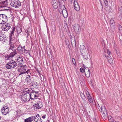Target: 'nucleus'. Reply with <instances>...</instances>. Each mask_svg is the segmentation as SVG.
Listing matches in <instances>:
<instances>
[{"label": "nucleus", "instance_id": "obj_57", "mask_svg": "<svg viewBox=\"0 0 122 122\" xmlns=\"http://www.w3.org/2000/svg\"><path fill=\"white\" fill-rule=\"evenodd\" d=\"M36 71H37L38 72V73L40 74V75L41 74V73L40 72V71L38 69H36Z\"/></svg>", "mask_w": 122, "mask_h": 122}, {"label": "nucleus", "instance_id": "obj_52", "mask_svg": "<svg viewBox=\"0 0 122 122\" xmlns=\"http://www.w3.org/2000/svg\"><path fill=\"white\" fill-rule=\"evenodd\" d=\"M118 27H119V30H120H120H122V27L121 25H118Z\"/></svg>", "mask_w": 122, "mask_h": 122}, {"label": "nucleus", "instance_id": "obj_19", "mask_svg": "<svg viewBox=\"0 0 122 122\" xmlns=\"http://www.w3.org/2000/svg\"><path fill=\"white\" fill-rule=\"evenodd\" d=\"M16 60L18 61L19 63L21 64H23V60L22 57L21 56L17 57Z\"/></svg>", "mask_w": 122, "mask_h": 122}, {"label": "nucleus", "instance_id": "obj_21", "mask_svg": "<svg viewBox=\"0 0 122 122\" xmlns=\"http://www.w3.org/2000/svg\"><path fill=\"white\" fill-rule=\"evenodd\" d=\"M38 117L36 116H35L34 117L33 116V120L35 122H42L41 117Z\"/></svg>", "mask_w": 122, "mask_h": 122}, {"label": "nucleus", "instance_id": "obj_11", "mask_svg": "<svg viewBox=\"0 0 122 122\" xmlns=\"http://www.w3.org/2000/svg\"><path fill=\"white\" fill-rule=\"evenodd\" d=\"M74 29L76 33H78L80 30V28L78 24H75L74 25Z\"/></svg>", "mask_w": 122, "mask_h": 122}, {"label": "nucleus", "instance_id": "obj_39", "mask_svg": "<svg viewBox=\"0 0 122 122\" xmlns=\"http://www.w3.org/2000/svg\"><path fill=\"white\" fill-rule=\"evenodd\" d=\"M84 68V72H86L87 71L88 72V71H90L89 69L88 68H87L85 66Z\"/></svg>", "mask_w": 122, "mask_h": 122}, {"label": "nucleus", "instance_id": "obj_16", "mask_svg": "<svg viewBox=\"0 0 122 122\" xmlns=\"http://www.w3.org/2000/svg\"><path fill=\"white\" fill-rule=\"evenodd\" d=\"M30 86H33V89H37L38 88L39 85L38 83L36 82H33L30 84Z\"/></svg>", "mask_w": 122, "mask_h": 122}, {"label": "nucleus", "instance_id": "obj_7", "mask_svg": "<svg viewBox=\"0 0 122 122\" xmlns=\"http://www.w3.org/2000/svg\"><path fill=\"white\" fill-rule=\"evenodd\" d=\"M110 30L112 32H114L115 30V23L114 21L112 20H110Z\"/></svg>", "mask_w": 122, "mask_h": 122}, {"label": "nucleus", "instance_id": "obj_5", "mask_svg": "<svg viewBox=\"0 0 122 122\" xmlns=\"http://www.w3.org/2000/svg\"><path fill=\"white\" fill-rule=\"evenodd\" d=\"M12 6L18 8L21 5V3L19 0H12L10 3Z\"/></svg>", "mask_w": 122, "mask_h": 122}, {"label": "nucleus", "instance_id": "obj_24", "mask_svg": "<svg viewBox=\"0 0 122 122\" xmlns=\"http://www.w3.org/2000/svg\"><path fill=\"white\" fill-rule=\"evenodd\" d=\"M22 98H21V100L23 102H27V100L26 99V96L25 95V94H22Z\"/></svg>", "mask_w": 122, "mask_h": 122}, {"label": "nucleus", "instance_id": "obj_49", "mask_svg": "<svg viewBox=\"0 0 122 122\" xmlns=\"http://www.w3.org/2000/svg\"><path fill=\"white\" fill-rule=\"evenodd\" d=\"M89 102L91 103H92L93 102V101L92 98V97L88 99Z\"/></svg>", "mask_w": 122, "mask_h": 122}, {"label": "nucleus", "instance_id": "obj_6", "mask_svg": "<svg viewBox=\"0 0 122 122\" xmlns=\"http://www.w3.org/2000/svg\"><path fill=\"white\" fill-rule=\"evenodd\" d=\"M12 48H11V50L12 52H11L9 55V56L10 57H12L17 53V51L16 49H14V44H12Z\"/></svg>", "mask_w": 122, "mask_h": 122}, {"label": "nucleus", "instance_id": "obj_23", "mask_svg": "<svg viewBox=\"0 0 122 122\" xmlns=\"http://www.w3.org/2000/svg\"><path fill=\"white\" fill-rule=\"evenodd\" d=\"M17 32L18 33H20L22 31V28L19 26H17L16 29Z\"/></svg>", "mask_w": 122, "mask_h": 122}, {"label": "nucleus", "instance_id": "obj_50", "mask_svg": "<svg viewBox=\"0 0 122 122\" xmlns=\"http://www.w3.org/2000/svg\"><path fill=\"white\" fill-rule=\"evenodd\" d=\"M103 112V113H102L103 114V116H107V112Z\"/></svg>", "mask_w": 122, "mask_h": 122}, {"label": "nucleus", "instance_id": "obj_17", "mask_svg": "<svg viewBox=\"0 0 122 122\" xmlns=\"http://www.w3.org/2000/svg\"><path fill=\"white\" fill-rule=\"evenodd\" d=\"M80 50L81 53L86 51L85 46L83 45H81L80 46Z\"/></svg>", "mask_w": 122, "mask_h": 122}, {"label": "nucleus", "instance_id": "obj_54", "mask_svg": "<svg viewBox=\"0 0 122 122\" xmlns=\"http://www.w3.org/2000/svg\"><path fill=\"white\" fill-rule=\"evenodd\" d=\"M23 48L24 49V50L25 52V53L28 52H27V50L25 49L24 46V47H23Z\"/></svg>", "mask_w": 122, "mask_h": 122}, {"label": "nucleus", "instance_id": "obj_56", "mask_svg": "<svg viewBox=\"0 0 122 122\" xmlns=\"http://www.w3.org/2000/svg\"><path fill=\"white\" fill-rule=\"evenodd\" d=\"M87 97L88 99L91 97V96L90 95H89L88 96H87Z\"/></svg>", "mask_w": 122, "mask_h": 122}, {"label": "nucleus", "instance_id": "obj_30", "mask_svg": "<svg viewBox=\"0 0 122 122\" xmlns=\"http://www.w3.org/2000/svg\"><path fill=\"white\" fill-rule=\"evenodd\" d=\"M85 74L86 77H89L90 75V71L88 72L87 71L86 72H85Z\"/></svg>", "mask_w": 122, "mask_h": 122}, {"label": "nucleus", "instance_id": "obj_42", "mask_svg": "<svg viewBox=\"0 0 122 122\" xmlns=\"http://www.w3.org/2000/svg\"><path fill=\"white\" fill-rule=\"evenodd\" d=\"M80 71L82 72H84V69L83 68L81 67L80 68Z\"/></svg>", "mask_w": 122, "mask_h": 122}, {"label": "nucleus", "instance_id": "obj_9", "mask_svg": "<svg viewBox=\"0 0 122 122\" xmlns=\"http://www.w3.org/2000/svg\"><path fill=\"white\" fill-rule=\"evenodd\" d=\"M74 9L76 11H79L80 10V7L76 0H74Z\"/></svg>", "mask_w": 122, "mask_h": 122}, {"label": "nucleus", "instance_id": "obj_31", "mask_svg": "<svg viewBox=\"0 0 122 122\" xmlns=\"http://www.w3.org/2000/svg\"><path fill=\"white\" fill-rule=\"evenodd\" d=\"M23 92H26L25 93H29L30 92V91L29 89L26 88L24 90Z\"/></svg>", "mask_w": 122, "mask_h": 122}, {"label": "nucleus", "instance_id": "obj_63", "mask_svg": "<svg viewBox=\"0 0 122 122\" xmlns=\"http://www.w3.org/2000/svg\"><path fill=\"white\" fill-rule=\"evenodd\" d=\"M30 53H29V55H30V56H31V55H30Z\"/></svg>", "mask_w": 122, "mask_h": 122}, {"label": "nucleus", "instance_id": "obj_58", "mask_svg": "<svg viewBox=\"0 0 122 122\" xmlns=\"http://www.w3.org/2000/svg\"><path fill=\"white\" fill-rule=\"evenodd\" d=\"M9 57H10L9 56V55H8V57H5V58H7L6 59V60H9Z\"/></svg>", "mask_w": 122, "mask_h": 122}, {"label": "nucleus", "instance_id": "obj_37", "mask_svg": "<svg viewBox=\"0 0 122 122\" xmlns=\"http://www.w3.org/2000/svg\"><path fill=\"white\" fill-rule=\"evenodd\" d=\"M71 42L72 41H75V39L74 36L73 35H72L71 36Z\"/></svg>", "mask_w": 122, "mask_h": 122}, {"label": "nucleus", "instance_id": "obj_18", "mask_svg": "<svg viewBox=\"0 0 122 122\" xmlns=\"http://www.w3.org/2000/svg\"><path fill=\"white\" fill-rule=\"evenodd\" d=\"M8 5L7 1H3L1 3H0V8H3L6 7Z\"/></svg>", "mask_w": 122, "mask_h": 122}, {"label": "nucleus", "instance_id": "obj_48", "mask_svg": "<svg viewBox=\"0 0 122 122\" xmlns=\"http://www.w3.org/2000/svg\"><path fill=\"white\" fill-rule=\"evenodd\" d=\"M107 54L108 55H106V56H108V55H110V51H109V50L107 49Z\"/></svg>", "mask_w": 122, "mask_h": 122}, {"label": "nucleus", "instance_id": "obj_4", "mask_svg": "<svg viewBox=\"0 0 122 122\" xmlns=\"http://www.w3.org/2000/svg\"><path fill=\"white\" fill-rule=\"evenodd\" d=\"M30 92L29 93L31 99L34 100L36 99L39 96L38 92H35L32 90H30Z\"/></svg>", "mask_w": 122, "mask_h": 122}, {"label": "nucleus", "instance_id": "obj_15", "mask_svg": "<svg viewBox=\"0 0 122 122\" xmlns=\"http://www.w3.org/2000/svg\"><path fill=\"white\" fill-rule=\"evenodd\" d=\"M11 29L12 30V31L10 32V36H9V42L10 44L11 42V41L12 36L13 35H14V31H15V28L14 27H13L11 28Z\"/></svg>", "mask_w": 122, "mask_h": 122}, {"label": "nucleus", "instance_id": "obj_14", "mask_svg": "<svg viewBox=\"0 0 122 122\" xmlns=\"http://www.w3.org/2000/svg\"><path fill=\"white\" fill-rule=\"evenodd\" d=\"M108 56H106V55H105V57L107 59L108 61L110 64H112L113 63V59L111 57L110 55H108Z\"/></svg>", "mask_w": 122, "mask_h": 122}, {"label": "nucleus", "instance_id": "obj_3", "mask_svg": "<svg viewBox=\"0 0 122 122\" xmlns=\"http://www.w3.org/2000/svg\"><path fill=\"white\" fill-rule=\"evenodd\" d=\"M8 21L7 15L4 14H0V24H5Z\"/></svg>", "mask_w": 122, "mask_h": 122}, {"label": "nucleus", "instance_id": "obj_13", "mask_svg": "<svg viewBox=\"0 0 122 122\" xmlns=\"http://www.w3.org/2000/svg\"><path fill=\"white\" fill-rule=\"evenodd\" d=\"M7 38L4 35L1 33L0 34V41L4 43L6 41Z\"/></svg>", "mask_w": 122, "mask_h": 122}, {"label": "nucleus", "instance_id": "obj_59", "mask_svg": "<svg viewBox=\"0 0 122 122\" xmlns=\"http://www.w3.org/2000/svg\"><path fill=\"white\" fill-rule=\"evenodd\" d=\"M42 118L43 119H44L46 118V116L45 115H43L42 117Z\"/></svg>", "mask_w": 122, "mask_h": 122}, {"label": "nucleus", "instance_id": "obj_27", "mask_svg": "<svg viewBox=\"0 0 122 122\" xmlns=\"http://www.w3.org/2000/svg\"><path fill=\"white\" fill-rule=\"evenodd\" d=\"M101 110L102 113H103V112H107L105 107L104 106H102L101 107Z\"/></svg>", "mask_w": 122, "mask_h": 122}, {"label": "nucleus", "instance_id": "obj_40", "mask_svg": "<svg viewBox=\"0 0 122 122\" xmlns=\"http://www.w3.org/2000/svg\"><path fill=\"white\" fill-rule=\"evenodd\" d=\"M52 5L54 8L56 9L58 7V4L57 3L53 4Z\"/></svg>", "mask_w": 122, "mask_h": 122}, {"label": "nucleus", "instance_id": "obj_46", "mask_svg": "<svg viewBox=\"0 0 122 122\" xmlns=\"http://www.w3.org/2000/svg\"><path fill=\"white\" fill-rule=\"evenodd\" d=\"M118 10L119 11L122 10V6L121 5L118 7Z\"/></svg>", "mask_w": 122, "mask_h": 122}, {"label": "nucleus", "instance_id": "obj_12", "mask_svg": "<svg viewBox=\"0 0 122 122\" xmlns=\"http://www.w3.org/2000/svg\"><path fill=\"white\" fill-rule=\"evenodd\" d=\"M42 107V105L41 104V103H37L34 105L33 107H34V109H39L41 108Z\"/></svg>", "mask_w": 122, "mask_h": 122}, {"label": "nucleus", "instance_id": "obj_53", "mask_svg": "<svg viewBox=\"0 0 122 122\" xmlns=\"http://www.w3.org/2000/svg\"><path fill=\"white\" fill-rule=\"evenodd\" d=\"M105 120H107V119L108 116H103Z\"/></svg>", "mask_w": 122, "mask_h": 122}, {"label": "nucleus", "instance_id": "obj_64", "mask_svg": "<svg viewBox=\"0 0 122 122\" xmlns=\"http://www.w3.org/2000/svg\"><path fill=\"white\" fill-rule=\"evenodd\" d=\"M62 1H65L66 0H62Z\"/></svg>", "mask_w": 122, "mask_h": 122}, {"label": "nucleus", "instance_id": "obj_28", "mask_svg": "<svg viewBox=\"0 0 122 122\" xmlns=\"http://www.w3.org/2000/svg\"><path fill=\"white\" fill-rule=\"evenodd\" d=\"M80 96L83 100H84L86 99V97L84 94L82 93L81 92L80 93Z\"/></svg>", "mask_w": 122, "mask_h": 122}, {"label": "nucleus", "instance_id": "obj_1", "mask_svg": "<svg viewBox=\"0 0 122 122\" xmlns=\"http://www.w3.org/2000/svg\"><path fill=\"white\" fill-rule=\"evenodd\" d=\"M17 64L14 60H10L6 65V67L7 69L14 68L17 66Z\"/></svg>", "mask_w": 122, "mask_h": 122}, {"label": "nucleus", "instance_id": "obj_32", "mask_svg": "<svg viewBox=\"0 0 122 122\" xmlns=\"http://www.w3.org/2000/svg\"><path fill=\"white\" fill-rule=\"evenodd\" d=\"M18 72L20 73L19 74V76L22 75L23 74H24L25 73V72H26V71H21V70H19V69H18Z\"/></svg>", "mask_w": 122, "mask_h": 122}, {"label": "nucleus", "instance_id": "obj_26", "mask_svg": "<svg viewBox=\"0 0 122 122\" xmlns=\"http://www.w3.org/2000/svg\"><path fill=\"white\" fill-rule=\"evenodd\" d=\"M25 95L26 96V99L27 100V101H29L30 100V96L29 93H25Z\"/></svg>", "mask_w": 122, "mask_h": 122}, {"label": "nucleus", "instance_id": "obj_51", "mask_svg": "<svg viewBox=\"0 0 122 122\" xmlns=\"http://www.w3.org/2000/svg\"><path fill=\"white\" fill-rule=\"evenodd\" d=\"M9 42H10L9 41ZM9 44L10 45V47L9 48V50H10L11 49V48H12V44H11V42L10 44V43H9Z\"/></svg>", "mask_w": 122, "mask_h": 122}, {"label": "nucleus", "instance_id": "obj_35", "mask_svg": "<svg viewBox=\"0 0 122 122\" xmlns=\"http://www.w3.org/2000/svg\"><path fill=\"white\" fill-rule=\"evenodd\" d=\"M31 77H30V76L29 75H28L26 77V81H28L29 82L30 81H29V80H31Z\"/></svg>", "mask_w": 122, "mask_h": 122}, {"label": "nucleus", "instance_id": "obj_55", "mask_svg": "<svg viewBox=\"0 0 122 122\" xmlns=\"http://www.w3.org/2000/svg\"><path fill=\"white\" fill-rule=\"evenodd\" d=\"M86 95L87 96L89 95H90L89 92H88L87 91H86Z\"/></svg>", "mask_w": 122, "mask_h": 122}, {"label": "nucleus", "instance_id": "obj_33", "mask_svg": "<svg viewBox=\"0 0 122 122\" xmlns=\"http://www.w3.org/2000/svg\"><path fill=\"white\" fill-rule=\"evenodd\" d=\"M65 41L66 43V45H67L68 46V47L69 48H70V47H71V46H70L69 45H70V43H69L68 40L67 39H65Z\"/></svg>", "mask_w": 122, "mask_h": 122}, {"label": "nucleus", "instance_id": "obj_43", "mask_svg": "<svg viewBox=\"0 0 122 122\" xmlns=\"http://www.w3.org/2000/svg\"><path fill=\"white\" fill-rule=\"evenodd\" d=\"M104 3L107 6L108 4V1L107 0H105L104 1Z\"/></svg>", "mask_w": 122, "mask_h": 122}, {"label": "nucleus", "instance_id": "obj_25", "mask_svg": "<svg viewBox=\"0 0 122 122\" xmlns=\"http://www.w3.org/2000/svg\"><path fill=\"white\" fill-rule=\"evenodd\" d=\"M26 67L25 66H22L20 67L19 70L23 71H26Z\"/></svg>", "mask_w": 122, "mask_h": 122}, {"label": "nucleus", "instance_id": "obj_41", "mask_svg": "<svg viewBox=\"0 0 122 122\" xmlns=\"http://www.w3.org/2000/svg\"><path fill=\"white\" fill-rule=\"evenodd\" d=\"M84 101V105L85 106H86L87 104H88V102L86 100V99H85L84 100H83Z\"/></svg>", "mask_w": 122, "mask_h": 122}, {"label": "nucleus", "instance_id": "obj_34", "mask_svg": "<svg viewBox=\"0 0 122 122\" xmlns=\"http://www.w3.org/2000/svg\"><path fill=\"white\" fill-rule=\"evenodd\" d=\"M64 26L66 30H69V29L68 26L67 25L66 22H64Z\"/></svg>", "mask_w": 122, "mask_h": 122}, {"label": "nucleus", "instance_id": "obj_20", "mask_svg": "<svg viewBox=\"0 0 122 122\" xmlns=\"http://www.w3.org/2000/svg\"><path fill=\"white\" fill-rule=\"evenodd\" d=\"M83 58L87 60L88 58V54L86 51L84 52L81 53Z\"/></svg>", "mask_w": 122, "mask_h": 122}, {"label": "nucleus", "instance_id": "obj_44", "mask_svg": "<svg viewBox=\"0 0 122 122\" xmlns=\"http://www.w3.org/2000/svg\"><path fill=\"white\" fill-rule=\"evenodd\" d=\"M59 9H60V8L61 7V6L62 5H63L65 6L64 5H62V2H61L60 1L59 2Z\"/></svg>", "mask_w": 122, "mask_h": 122}, {"label": "nucleus", "instance_id": "obj_22", "mask_svg": "<svg viewBox=\"0 0 122 122\" xmlns=\"http://www.w3.org/2000/svg\"><path fill=\"white\" fill-rule=\"evenodd\" d=\"M33 116H31L27 118L26 119L25 121V122H31L33 120Z\"/></svg>", "mask_w": 122, "mask_h": 122}, {"label": "nucleus", "instance_id": "obj_36", "mask_svg": "<svg viewBox=\"0 0 122 122\" xmlns=\"http://www.w3.org/2000/svg\"><path fill=\"white\" fill-rule=\"evenodd\" d=\"M107 118L108 119L109 122H111L113 119V118L111 116H109Z\"/></svg>", "mask_w": 122, "mask_h": 122}, {"label": "nucleus", "instance_id": "obj_8", "mask_svg": "<svg viewBox=\"0 0 122 122\" xmlns=\"http://www.w3.org/2000/svg\"><path fill=\"white\" fill-rule=\"evenodd\" d=\"M1 110V112L4 115H8V116H9L8 114L9 113V109L8 107H4Z\"/></svg>", "mask_w": 122, "mask_h": 122}, {"label": "nucleus", "instance_id": "obj_29", "mask_svg": "<svg viewBox=\"0 0 122 122\" xmlns=\"http://www.w3.org/2000/svg\"><path fill=\"white\" fill-rule=\"evenodd\" d=\"M17 50L18 51H20V52H21V53H23V48L21 46H19L17 48Z\"/></svg>", "mask_w": 122, "mask_h": 122}, {"label": "nucleus", "instance_id": "obj_38", "mask_svg": "<svg viewBox=\"0 0 122 122\" xmlns=\"http://www.w3.org/2000/svg\"><path fill=\"white\" fill-rule=\"evenodd\" d=\"M71 42L73 47H75L76 45L75 41H72Z\"/></svg>", "mask_w": 122, "mask_h": 122}, {"label": "nucleus", "instance_id": "obj_10", "mask_svg": "<svg viewBox=\"0 0 122 122\" xmlns=\"http://www.w3.org/2000/svg\"><path fill=\"white\" fill-rule=\"evenodd\" d=\"M11 27V24L9 23H5V24L2 28V30L5 31H7L9 30Z\"/></svg>", "mask_w": 122, "mask_h": 122}, {"label": "nucleus", "instance_id": "obj_45", "mask_svg": "<svg viewBox=\"0 0 122 122\" xmlns=\"http://www.w3.org/2000/svg\"><path fill=\"white\" fill-rule=\"evenodd\" d=\"M56 0H52L51 2L52 4H54L55 3H56Z\"/></svg>", "mask_w": 122, "mask_h": 122}, {"label": "nucleus", "instance_id": "obj_47", "mask_svg": "<svg viewBox=\"0 0 122 122\" xmlns=\"http://www.w3.org/2000/svg\"><path fill=\"white\" fill-rule=\"evenodd\" d=\"M72 61L73 63L75 65H76V62L75 61V60L74 58H72Z\"/></svg>", "mask_w": 122, "mask_h": 122}, {"label": "nucleus", "instance_id": "obj_60", "mask_svg": "<svg viewBox=\"0 0 122 122\" xmlns=\"http://www.w3.org/2000/svg\"><path fill=\"white\" fill-rule=\"evenodd\" d=\"M100 1L101 5H102V9H103V6L102 5V3H101V1Z\"/></svg>", "mask_w": 122, "mask_h": 122}, {"label": "nucleus", "instance_id": "obj_2", "mask_svg": "<svg viewBox=\"0 0 122 122\" xmlns=\"http://www.w3.org/2000/svg\"><path fill=\"white\" fill-rule=\"evenodd\" d=\"M59 9V11L60 14H62L64 17L66 18L68 16V13L65 6L62 5Z\"/></svg>", "mask_w": 122, "mask_h": 122}, {"label": "nucleus", "instance_id": "obj_62", "mask_svg": "<svg viewBox=\"0 0 122 122\" xmlns=\"http://www.w3.org/2000/svg\"><path fill=\"white\" fill-rule=\"evenodd\" d=\"M120 118L122 120V116H121L120 117Z\"/></svg>", "mask_w": 122, "mask_h": 122}, {"label": "nucleus", "instance_id": "obj_61", "mask_svg": "<svg viewBox=\"0 0 122 122\" xmlns=\"http://www.w3.org/2000/svg\"><path fill=\"white\" fill-rule=\"evenodd\" d=\"M36 116L37 117V118H38V117H40L39 116V114H38L37 115H36Z\"/></svg>", "mask_w": 122, "mask_h": 122}]
</instances>
